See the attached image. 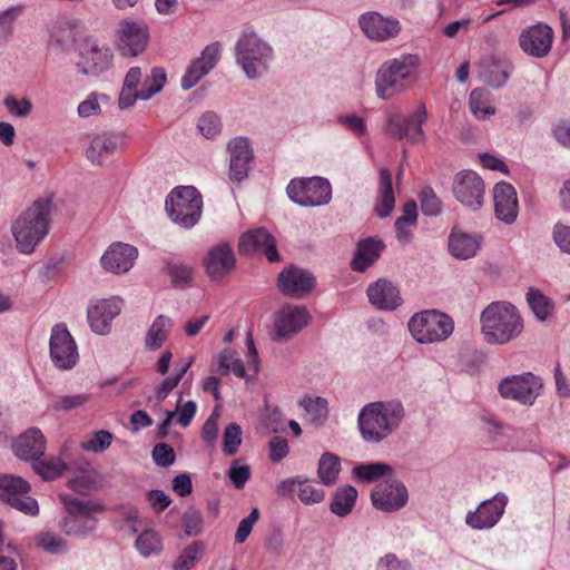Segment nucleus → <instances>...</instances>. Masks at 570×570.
Listing matches in <instances>:
<instances>
[{"label":"nucleus","mask_w":570,"mask_h":570,"mask_svg":"<svg viewBox=\"0 0 570 570\" xmlns=\"http://www.w3.org/2000/svg\"><path fill=\"white\" fill-rule=\"evenodd\" d=\"M404 416L400 400L376 401L361 409L357 426L364 441L381 443L400 428Z\"/></svg>","instance_id":"f257e3e1"},{"label":"nucleus","mask_w":570,"mask_h":570,"mask_svg":"<svg viewBox=\"0 0 570 570\" xmlns=\"http://www.w3.org/2000/svg\"><path fill=\"white\" fill-rule=\"evenodd\" d=\"M51 199L40 198L23 210L11 225L17 249L21 254H31L49 232Z\"/></svg>","instance_id":"f03ea898"},{"label":"nucleus","mask_w":570,"mask_h":570,"mask_svg":"<svg viewBox=\"0 0 570 570\" xmlns=\"http://www.w3.org/2000/svg\"><path fill=\"white\" fill-rule=\"evenodd\" d=\"M480 321L482 334L489 344H505L523 330L517 307L509 302H492L481 313Z\"/></svg>","instance_id":"7ed1b4c3"},{"label":"nucleus","mask_w":570,"mask_h":570,"mask_svg":"<svg viewBox=\"0 0 570 570\" xmlns=\"http://www.w3.org/2000/svg\"><path fill=\"white\" fill-rule=\"evenodd\" d=\"M419 66V58L405 55L384 62L375 76L377 98L390 100L409 89L407 80Z\"/></svg>","instance_id":"20e7f679"},{"label":"nucleus","mask_w":570,"mask_h":570,"mask_svg":"<svg viewBox=\"0 0 570 570\" xmlns=\"http://www.w3.org/2000/svg\"><path fill=\"white\" fill-rule=\"evenodd\" d=\"M67 511L60 522V529L67 535H87L97 527L96 513L105 511V505L97 500H83L70 494L60 495Z\"/></svg>","instance_id":"39448f33"},{"label":"nucleus","mask_w":570,"mask_h":570,"mask_svg":"<svg viewBox=\"0 0 570 570\" xmlns=\"http://www.w3.org/2000/svg\"><path fill=\"white\" fill-rule=\"evenodd\" d=\"M236 62L248 79H257L268 71L273 48L255 32H243L235 45Z\"/></svg>","instance_id":"423d86ee"},{"label":"nucleus","mask_w":570,"mask_h":570,"mask_svg":"<svg viewBox=\"0 0 570 570\" xmlns=\"http://www.w3.org/2000/svg\"><path fill=\"white\" fill-rule=\"evenodd\" d=\"M166 212L183 228H191L202 216L203 198L194 186L174 188L166 198Z\"/></svg>","instance_id":"0eeeda50"},{"label":"nucleus","mask_w":570,"mask_h":570,"mask_svg":"<svg viewBox=\"0 0 570 570\" xmlns=\"http://www.w3.org/2000/svg\"><path fill=\"white\" fill-rule=\"evenodd\" d=\"M407 327L417 343L428 344L446 340L454 330V323L449 315L428 309L413 315Z\"/></svg>","instance_id":"6e6552de"},{"label":"nucleus","mask_w":570,"mask_h":570,"mask_svg":"<svg viewBox=\"0 0 570 570\" xmlns=\"http://www.w3.org/2000/svg\"><path fill=\"white\" fill-rule=\"evenodd\" d=\"M286 193L293 203L303 207L323 206L332 199L331 184L322 177L293 179L287 185Z\"/></svg>","instance_id":"1a4fd4ad"},{"label":"nucleus","mask_w":570,"mask_h":570,"mask_svg":"<svg viewBox=\"0 0 570 570\" xmlns=\"http://www.w3.org/2000/svg\"><path fill=\"white\" fill-rule=\"evenodd\" d=\"M31 487L28 481L13 474H0V500L28 515H37L39 505L28 495Z\"/></svg>","instance_id":"9d476101"},{"label":"nucleus","mask_w":570,"mask_h":570,"mask_svg":"<svg viewBox=\"0 0 570 570\" xmlns=\"http://www.w3.org/2000/svg\"><path fill=\"white\" fill-rule=\"evenodd\" d=\"M311 314L304 305L285 304L274 317L271 337L275 342H286L308 325Z\"/></svg>","instance_id":"9b49d317"},{"label":"nucleus","mask_w":570,"mask_h":570,"mask_svg":"<svg viewBox=\"0 0 570 570\" xmlns=\"http://www.w3.org/2000/svg\"><path fill=\"white\" fill-rule=\"evenodd\" d=\"M428 118V111L421 104L410 116L401 114H391L385 124V132L394 139H407L411 144L419 142L424 139L422 125Z\"/></svg>","instance_id":"f8f14e48"},{"label":"nucleus","mask_w":570,"mask_h":570,"mask_svg":"<svg viewBox=\"0 0 570 570\" xmlns=\"http://www.w3.org/2000/svg\"><path fill=\"white\" fill-rule=\"evenodd\" d=\"M542 387V380L528 372L503 379L499 384V392L503 399L513 400L523 405H532Z\"/></svg>","instance_id":"ddd939ff"},{"label":"nucleus","mask_w":570,"mask_h":570,"mask_svg":"<svg viewBox=\"0 0 570 570\" xmlns=\"http://www.w3.org/2000/svg\"><path fill=\"white\" fill-rule=\"evenodd\" d=\"M49 354L59 370H71L77 364L78 347L66 324L58 323L51 328Z\"/></svg>","instance_id":"4468645a"},{"label":"nucleus","mask_w":570,"mask_h":570,"mask_svg":"<svg viewBox=\"0 0 570 570\" xmlns=\"http://www.w3.org/2000/svg\"><path fill=\"white\" fill-rule=\"evenodd\" d=\"M148 40L149 30L144 21L124 19L119 22L116 43L124 57L140 55L146 49Z\"/></svg>","instance_id":"2eb2a0df"},{"label":"nucleus","mask_w":570,"mask_h":570,"mask_svg":"<svg viewBox=\"0 0 570 570\" xmlns=\"http://www.w3.org/2000/svg\"><path fill=\"white\" fill-rule=\"evenodd\" d=\"M453 194L464 207L478 210L484 202V181L475 171L462 170L454 177Z\"/></svg>","instance_id":"dca6fc26"},{"label":"nucleus","mask_w":570,"mask_h":570,"mask_svg":"<svg viewBox=\"0 0 570 570\" xmlns=\"http://www.w3.org/2000/svg\"><path fill=\"white\" fill-rule=\"evenodd\" d=\"M409 500V492L404 483L395 478H387L379 482L371 492L374 508L383 512L401 510Z\"/></svg>","instance_id":"f3484780"},{"label":"nucleus","mask_w":570,"mask_h":570,"mask_svg":"<svg viewBox=\"0 0 570 570\" xmlns=\"http://www.w3.org/2000/svg\"><path fill=\"white\" fill-rule=\"evenodd\" d=\"M315 285L316 278L313 273L295 265L284 268L277 277L278 289L289 297L303 298Z\"/></svg>","instance_id":"a211bd4d"},{"label":"nucleus","mask_w":570,"mask_h":570,"mask_svg":"<svg viewBox=\"0 0 570 570\" xmlns=\"http://www.w3.org/2000/svg\"><path fill=\"white\" fill-rule=\"evenodd\" d=\"M80 61L77 69L85 76H98L106 71L110 65L112 55L107 48H99L96 40L86 38L78 48Z\"/></svg>","instance_id":"6ab92c4d"},{"label":"nucleus","mask_w":570,"mask_h":570,"mask_svg":"<svg viewBox=\"0 0 570 570\" xmlns=\"http://www.w3.org/2000/svg\"><path fill=\"white\" fill-rule=\"evenodd\" d=\"M243 255L264 254L271 263L279 261L274 237L263 227L244 233L238 242Z\"/></svg>","instance_id":"aec40b11"},{"label":"nucleus","mask_w":570,"mask_h":570,"mask_svg":"<svg viewBox=\"0 0 570 570\" xmlns=\"http://www.w3.org/2000/svg\"><path fill=\"white\" fill-rule=\"evenodd\" d=\"M358 26L364 35L375 41H385L396 37L401 23L393 17H383L376 11L365 12L358 18Z\"/></svg>","instance_id":"412c9836"},{"label":"nucleus","mask_w":570,"mask_h":570,"mask_svg":"<svg viewBox=\"0 0 570 570\" xmlns=\"http://www.w3.org/2000/svg\"><path fill=\"white\" fill-rule=\"evenodd\" d=\"M507 502L508 498L503 493H497L492 499L484 500L475 511L466 514V524L478 530L494 527L502 517Z\"/></svg>","instance_id":"4be33fe9"},{"label":"nucleus","mask_w":570,"mask_h":570,"mask_svg":"<svg viewBox=\"0 0 570 570\" xmlns=\"http://www.w3.org/2000/svg\"><path fill=\"white\" fill-rule=\"evenodd\" d=\"M235 255L228 243H219L210 247L203 259L207 276L212 281H220L235 267Z\"/></svg>","instance_id":"5701e85b"},{"label":"nucleus","mask_w":570,"mask_h":570,"mask_svg":"<svg viewBox=\"0 0 570 570\" xmlns=\"http://www.w3.org/2000/svg\"><path fill=\"white\" fill-rule=\"evenodd\" d=\"M229 151V179L240 183L248 176L249 164L254 159V151L249 140L239 136L232 139L227 145Z\"/></svg>","instance_id":"b1692460"},{"label":"nucleus","mask_w":570,"mask_h":570,"mask_svg":"<svg viewBox=\"0 0 570 570\" xmlns=\"http://www.w3.org/2000/svg\"><path fill=\"white\" fill-rule=\"evenodd\" d=\"M121 311V301L119 298L100 299L89 304L87 308V318L90 328L98 335H106L110 332L112 320Z\"/></svg>","instance_id":"393cba45"},{"label":"nucleus","mask_w":570,"mask_h":570,"mask_svg":"<svg viewBox=\"0 0 570 570\" xmlns=\"http://www.w3.org/2000/svg\"><path fill=\"white\" fill-rule=\"evenodd\" d=\"M220 45L213 42L204 48L200 57L194 59L181 78V88L189 90L214 69L219 59Z\"/></svg>","instance_id":"a878e982"},{"label":"nucleus","mask_w":570,"mask_h":570,"mask_svg":"<svg viewBox=\"0 0 570 570\" xmlns=\"http://www.w3.org/2000/svg\"><path fill=\"white\" fill-rule=\"evenodd\" d=\"M553 31L547 24H535L523 30L519 37L521 49L535 58L546 57L552 46Z\"/></svg>","instance_id":"bb28decb"},{"label":"nucleus","mask_w":570,"mask_h":570,"mask_svg":"<svg viewBox=\"0 0 570 570\" xmlns=\"http://www.w3.org/2000/svg\"><path fill=\"white\" fill-rule=\"evenodd\" d=\"M493 202L495 217L508 225L513 224L519 214V203L514 187L505 181L495 184Z\"/></svg>","instance_id":"cd10ccee"},{"label":"nucleus","mask_w":570,"mask_h":570,"mask_svg":"<svg viewBox=\"0 0 570 570\" xmlns=\"http://www.w3.org/2000/svg\"><path fill=\"white\" fill-rule=\"evenodd\" d=\"M138 256L136 247L124 244L115 243L110 245L100 258L104 269L114 274H121L128 272Z\"/></svg>","instance_id":"c85d7f7f"},{"label":"nucleus","mask_w":570,"mask_h":570,"mask_svg":"<svg viewBox=\"0 0 570 570\" xmlns=\"http://www.w3.org/2000/svg\"><path fill=\"white\" fill-rule=\"evenodd\" d=\"M122 142L124 137L119 134L101 132L95 135L86 149V158L95 166H102Z\"/></svg>","instance_id":"c756f323"},{"label":"nucleus","mask_w":570,"mask_h":570,"mask_svg":"<svg viewBox=\"0 0 570 570\" xmlns=\"http://www.w3.org/2000/svg\"><path fill=\"white\" fill-rule=\"evenodd\" d=\"M366 294L370 303L379 309L394 311L402 304L399 288L386 279H379L371 284Z\"/></svg>","instance_id":"7c9ffc66"},{"label":"nucleus","mask_w":570,"mask_h":570,"mask_svg":"<svg viewBox=\"0 0 570 570\" xmlns=\"http://www.w3.org/2000/svg\"><path fill=\"white\" fill-rule=\"evenodd\" d=\"M14 454L31 463L42 458L46 451V440L38 428H31L21 434L13 445Z\"/></svg>","instance_id":"2f4dec72"},{"label":"nucleus","mask_w":570,"mask_h":570,"mask_svg":"<svg viewBox=\"0 0 570 570\" xmlns=\"http://www.w3.org/2000/svg\"><path fill=\"white\" fill-rule=\"evenodd\" d=\"M385 248L384 243L376 237L360 239L356 246L351 267L355 272H365L372 266Z\"/></svg>","instance_id":"473e14b6"},{"label":"nucleus","mask_w":570,"mask_h":570,"mask_svg":"<svg viewBox=\"0 0 570 570\" xmlns=\"http://www.w3.org/2000/svg\"><path fill=\"white\" fill-rule=\"evenodd\" d=\"M481 238L466 233L452 230L449 236V250L459 259L474 257L480 249Z\"/></svg>","instance_id":"72a5a7b5"},{"label":"nucleus","mask_w":570,"mask_h":570,"mask_svg":"<svg viewBox=\"0 0 570 570\" xmlns=\"http://www.w3.org/2000/svg\"><path fill=\"white\" fill-rule=\"evenodd\" d=\"M164 271L175 287L185 288L193 282L194 267L176 255H169L164 259Z\"/></svg>","instance_id":"f704fd0d"},{"label":"nucleus","mask_w":570,"mask_h":570,"mask_svg":"<svg viewBox=\"0 0 570 570\" xmlns=\"http://www.w3.org/2000/svg\"><path fill=\"white\" fill-rule=\"evenodd\" d=\"M395 205L392 174L387 168L380 169L379 198L374 212L381 218L391 215Z\"/></svg>","instance_id":"c9c22d12"},{"label":"nucleus","mask_w":570,"mask_h":570,"mask_svg":"<svg viewBox=\"0 0 570 570\" xmlns=\"http://www.w3.org/2000/svg\"><path fill=\"white\" fill-rule=\"evenodd\" d=\"M357 490L353 485L337 488L333 494L330 510L337 517L348 515L355 507Z\"/></svg>","instance_id":"e433bc0d"},{"label":"nucleus","mask_w":570,"mask_h":570,"mask_svg":"<svg viewBox=\"0 0 570 570\" xmlns=\"http://www.w3.org/2000/svg\"><path fill=\"white\" fill-rule=\"evenodd\" d=\"M173 325V321L160 314L158 315L145 336V345L150 351L159 350L168 337V330Z\"/></svg>","instance_id":"4c0bfd02"},{"label":"nucleus","mask_w":570,"mask_h":570,"mask_svg":"<svg viewBox=\"0 0 570 570\" xmlns=\"http://www.w3.org/2000/svg\"><path fill=\"white\" fill-rule=\"evenodd\" d=\"M393 468L384 462L363 463L353 468V475L363 482H375L383 476L390 475Z\"/></svg>","instance_id":"58836bf2"},{"label":"nucleus","mask_w":570,"mask_h":570,"mask_svg":"<svg viewBox=\"0 0 570 570\" xmlns=\"http://www.w3.org/2000/svg\"><path fill=\"white\" fill-rule=\"evenodd\" d=\"M469 107L478 119H485L495 112V108L490 104V92L484 88H475L471 91Z\"/></svg>","instance_id":"ea45409f"},{"label":"nucleus","mask_w":570,"mask_h":570,"mask_svg":"<svg viewBox=\"0 0 570 570\" xmlns=\"http://www.w3.org/2000/svg\"><path fill=\"white\" fill-rule=\"evenodd\" d=\"M341 462L338 456L333 453L325 452L321 455L317 465V475L324 485H332L340 473Z\"/></svg>","instance_id":"a19ab883"},{"label":"nucleus","mask_w":570,"mask_h":570,"mask_svg":"<svg viewBox=\"0 0 570 570\" xmlns=\"http://www.w3.org/2000/svg\"><path fill=\"white\" fill-rule=\"evenodd\" d=\"M527 302L539 321H546L553 312V303L538 288L528 289Z\"/></svg>","instance_id":"79ce46f5"},{"label":"nucleus","mask_w":570,"mask_h":570,"mask_svg":"<svg viewBox=\"0 0 570 570\" xmlns=\"http://www.w3.org/2000/svg\"><path fill=\"white\" fill-rule=\"evenodd\" d=\"M31 466L33 471L39 474L45 481L55 480L62 475L63 471L67 469L66 463L61 462L58 459H36Z\"/></svg>","instance_id":"37998d69"},{"label":"nucleus","mask_w":570,"mask_h":570,"mask_svg":"<svg viewBox=\"0 0 570 570\" xmlns=\"http://www.w3.org/2000/svg\"><path fill=\"white\" fill-rule=\"evenodd\" d=\"M167 80V75L164 68L154 67L150 75L141 83L140 100H148L154 95L159 92Z\"/></svg>","instance_id":"c03bdc74"},{"label":"nucleus","mask_w":570,"mask_h":570,"mask_svg":"<svg viewBox=\"0 0 570 570\" xmlns=\"http://www.w3.org/2000/svg\"><path fill=\"white\" fill-rule=\"evenodd\" d=\"M23 10V6H13L0 12V45L9 41L14 30V22Z\"/></svg>","instance_id":"a18cd8bd"},{"label":"nucleus","mask_w":570,"mask_h":570,"mask_svg":"<svg viewBox=\"0 0 570 570\" xmlns=\"http://www.w3.org/2000/svg\"><path fill=\"white\" fill-rule=\"evenodd\" d=\"M135 547L142 557L158 554L163 548L158 533L151 529L142 531L137 537Z\"/></svg>","instance_id":"49530a36"},{"label":"nucleus","mask_w":570,"mask_h":570,"mask_svg":"<svg viewBox=\"0 0 570 570\" xmlns=\"http://www.w3.org/2000/svg\"><path fill=\"white\" fill-rule=\"evenodd\" d=\"M421 212L425 216L435 217L442 212V203L435 195L434 190L426 186L419 194Z\"/></svg>","instance_id":"de8ad7c7"},{"label":"nucleus","mask_w":570,"mask_h":570,"mask_svg":"<svg viewBox=\"0 0 570 570\" xmlns=\"http://www.w3.org/2000/svg\"><path fill=\"white\" fill-rule=\"evenodd\" d=\"M203 549L204 546L199 541H195L186 547L175 562L174 570L190 569L200 559Z\"/></svg>","instance_id":"09e8293b"},{"label":"nucleus","mask_w":570,"mask_h":570,"mask_svg":"<svg viewBox=\"0 0 570 570\" xmlns=\"http://www.w3.org/2000/svg\"><path fill=\"white\" fill-rule=\"evenodd\" d=\"M242 444V428L237 423H229L223 432V452L226 455H234L237 453Z\"/></svg>","instance_id":"8fccbe9b"},{"label":"nucleus","mask_w":570,"mask_h":570,"mask_svg":"<svg viewBox=\"0 0 570 570\" xmlns=\"http://www.w3.org/2000/svg\"><path fill=\"white\" fill-rule=\"evenodd\" d=\"M197 128L204 137L213 139L222 131L220 118L214 111H206L199 117Z\"/></svg>","instance_id":"3c124183"},{"label":"nucleus","mask_w":570,"mask_h":570,"mask_svg":"<svg viewBox=\"0 0 570 570\" xmlns=\"http://www.w3.org/2000/svg\"><path fill=\"white\" fill-rule=\"evenodd\" d=\"M185 533L189 537H196L203 531V513L194 507H188L181 518Z\"/></svg>","instance_id":"603ef678"},{"label":"nucleus","mask_w":570,"mask_h":570,"mask_svg":"<svg viewBox=\"0 0 570 570\" xmlns=\"http://www.w3.org/2000/svg\"><path fill=\"white\" fill-rule=\"evenodd\" d=\"M314 421H325L328 415L327 401L323 397H307L299 402Z\"/></svg>","instance_id":"864d4df0"},{"label":"nucleus","mask_w":570,"mask_h":570,"mask_svg":"<svg viewBox=\"0 0 570 570\" xmlns=\"http://www.w3.org/2000/svg\"><path fill=\"white\" fill-rule=\"evenodd\" d=\"M36 544L49 553H61L66 550V542L52 532H40L36 537Z\"/></svg>","instance_id":"5fc2aeb1"},{"label":"nucleus","mask_w":570,"mask_h":570,"mask_svg":"<svg viewBox=\"0 0 570 570\" xmlns=\"http://www.w3.org/2000/svg\"><path fill=\"white\" fill-rule=\"evenodd\" d=\"M227 476L236 489H243L250 478V468L240 464V460H234L227 471Z\"/></svg>","instance_id":"6e6d98bb"},{"label":"nucleus","mask_w":570,"mask_h":570,"mask_svg":"<svg viewBox=\"0 0 570 570\" xmlns=\"http://www.w3.org/2000/svg\"><path fill=\"white\" fill-rule=\"evenodd\" d=\"M3 106L10 115L20 118L29 116L32 111V102L28 98L18 100L13 96H7L3 99Z\"/></svg>","instance_id":"4d7b16f0"},{"label":"nucleus","mask_w":570,"mask_h":570,"mask_svg":"<svg viewBox=\"0 0 570 570\" xmlns=\"http://www.w3.org/2000/svg\"><path fill=\"white\" fill-rule=\"evenodd\" d=\"M298 498L304 504H316L324 500L325 492L323 489L311 485L307 479L302 478L298 489Z\"/></svg>","instance_id":"13d9d810"},{"label":"nucleus","mask_w":570,"mask_h":570,"mask_svg":"<svg viewBox=\"0 0 570 570\" xmlns=\"http://www.w3.org/2000/svg\"><path fill=\"white\" fill-rule=\"evenodd\" d=\"M112 441V434L109 431L100 430L97 431L92 438L82 443V448L86 451L94 453H101L107 450Z\"/></svg>","instance_id":"bf43d9fd"},{"label":"nucleus","mask_w":570,"mask_h":570,"mask_svg":"<svg viewBox=\"0 0 570 570\" xmlns=\"http://www.w3.org/2000/svg\"><path fill=\"white\" fill-rule=\"evenodd\" d=\"M50 41L60 49L66 50L75 41L73 31L66 24H57L52 28Z\"/></svg>","instance_id":"052dcab7"},{"label":"nucleus","mask_w":570,"mask_h":570,"mask_svg":"<svg viewBox=\"0 0 570 570\" xmlns=\"http://www.w3.org/2000/svg\"><path fill=\"white\" fill-rule=\"evenodd\" d=\"M151 456L156 465L168 468L174 464L176 454L174 449L167 443H158L154 446Z\"/></svg>","instance_id":"680f3d73"},{"label":"nucleus","mask_w":570,"mask_h":570,"mask_svg":"<svg viewBox=\"0 0 570 570\" xmlns=\"http://www.w3.org/2000/svg\"><path fill=\"white\" fill-rule=\"evenodd\" d=\"M259 519V510L257 508H253L250 513L240 520L238 523L236 533H235V542L243 543L249 537L254 523H256Z\"/></svg>","instance_id":"e2e57ef3"},{"label":"nucleus","mask_w":570,"mask_h":570,"mask_svg":"<svg viewBox=\"0 0 570 570\" xmlns=\"http://www.w3.org/2000/svg\"><path fill=\"white\" fill-rule=\"evenodd\" d=\"M218 419L219 412L217 409H214L202 426L200 438L209 445H213L218 436Z\"/></svg>","instance_id":"0e129e2a"},{"label":"nucleus","mask_w":570,"mask_h":570,"mask_svg":"<svg viewBox=\"0 0 570 570\" xmlns=\"http://www.w3.org/2000/svg\"><path fill=\"white\" fill-rule=\"evenodd\" d=\"M552 239L562 253L570 255V226L562 223L554 224Z\"/></svg>","instance_id":"69168bd1"},{"label":"nucleus","mask_w":570,"mask_h":570,"mask_svg":"<svg viewBox=\"0 0 570 570\" xmlns=\"http://www.w3.org/2000/svg\"><path fill=\"white\" fill-rule=\"evenodd\" d=\"M263 420L265 426L272 432L284 431L283 412L277 406L266 405Z\"/></svg>","instance_id":"338daca9"},{"label":"nucleus","mask_w":570,"mask_h":570,"mask_svg":"<svg viewBox=\"0 0 570 570\" xmlns=\"http://www.w3.org/2000/svg\"><path fill=\"white\" fill-rule=\"evenodd\" d=\"M88 401L86 394L65 395L59 397L52 405L56 411H70L82 406Z\"/></svg>","instance_id":"774afa93"}]
</instances>
